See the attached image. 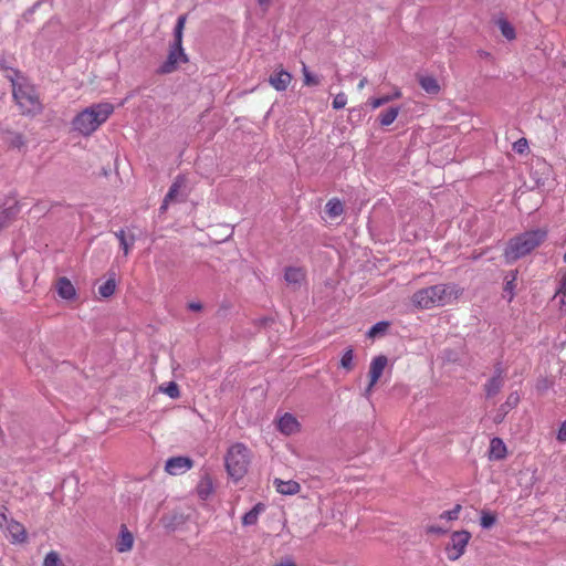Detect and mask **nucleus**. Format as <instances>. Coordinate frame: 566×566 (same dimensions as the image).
Masks as SVG:
<instances>
[{"label": "nucleus", "instance_id": "3", "mask_svg": "<svg viewBox=\"0 0 566 566\" xmlns=\"http://www.w3.org/2000/svg\"><path fill=\"white\" fill-rule=\"evenodd\" d=\"M13 97L21 112L27 115H34L41 112L42 104L34 88L23 76L17 74L11 80Z\"/></svg>", "mask_w": 566, "mask_h": 566}, {"label": "nucleus", "instance_id": "22", "mask_svg": "<svg viewBox=\"0 0 566 566\" xmlns=\"http://www.w3.org/2000/svg\"><path fill=\"white\" fill-rule=\"evenodd\" d=\"M419 83L428 94H438L440 91L438 81L432 76H421Z\"/></svg>", "mask_w": 566, "mask_h": 566}, {"label": "nucleus", "instance_id": "14", "mask_svg": "<svg viewBox=\"0 0 566 566\" xmlns=\"http://www.w3.org/2000/svg\"><path fill=\"white\" fill-rule=\"evenodd\" d=\"M134 546V536L133 534L127 530L126 526H122L117 542H116V549L119 553H126L132 551Z\"/></svg>", "mask_w": 566, "mask_h": 566}, {"label": "nucleus", "instance_id": "11", "mask_svg": "<svg viewBox=\"0 0 566 566\" xmlns=\"http://www.w3.org/2000/svg\"><path fill=\"white\" fill-rule=\"evenodd\" d=\"M193 462L188 457H172L166 461L165 471L170 475H180L189 471Z\"/></svg>", "mask_w": 566, "mask_h": 566}, {"label": "nucleus", "instance_id": "52", "mask_svg": "<svg viewBox=\"0 0 566 566\" xmlns=\"http://www.w3.org/2000/svg\"><path fill=\"white\" fill-rule=\"evenodd\" d=\"M564 261L566 262V251H565V254H564Z\"/></svg>", "mask_w": 566, "mask_h": 566}, {"label": "nucleus", "instance_id": "15", "mask_svg": "<svg viewBox=\"0 0 566 566\" xmlns=\"http://www.w3.org/2000/svg\"><path fill=\"white\" fill-rule=\"evenodd\" d=\"M56 291L60 297L64 300H73L76 291L72 282L66 277H60L56 282Z\"/></svg>", "mask_w": 566, "mask_h": 566}, {"label": "nucleus", "instance_id": "42", "mask_svg": "<svg viewBox=\"0 0 566 566\" xmlns=\"http://www.w3.org/2000/svg\"><path fill=\"white\" fill-rule=\"evenodd\" d=\"M557 440L559 442H566V421H564L558 430Z\"/></svg>", "mask_w": 566, "mask_h": 566}, {"label": "nucleus", "instance_id": "33", "mask_svg": "<svg viewBox=\"0 0 566 566\" xmlns=\"http://www.w3.org/2000/svg\"><path fill=\"white\" fill-rule=\"evenodd\" d=\"M61 558L56 552H50L46 554L43 566H61Z\"/></svg>", "mask_w": 566, "mask_h": 566}, {"label": "nucleus", "instance_id": "48", "mask_svg": "<svg viewBox=\"0 0 566 566\" xmlns=\"http://www.w3.org/2000/svg\"><path fill=\"white\" fill-rule=\"evenodd\" d=\"M504 415H505V413L500 409V413H499V415H496V417H495L494 421H495V422H501V421L503 420Z\"/></svg>", "mask_w": 566, "mask_h": 566}, {"label": "nucleus", "instance_id": "2", "mask_svg": "<svg viewBox=\"0 0 566 566\" xmlns=\"http://www.w3.org/2000/svg\"><path fill=\"white\" fill-rule=\"evenodd\" d=\"M113 112L114 106L111 103L93 104L73 118L72 127L82 136H90L108 119Z\"/></svg>", "mask_w": 566, "mask_h": 566}, {"label": "nucleus", "instance_id": "20", "mask_svg": "<svg viewBox=\"0 0 566 566\" xmlns=\"http://www.w3.org/2000/svg\"><path fill=\"white\" fill-rule=\"evenodd\" d=\"M503 384H504V381L500 374L492 377L484 386L486 396L493 397L496 394H499L501 388L503 387Z\"/></svg>", "mask_w": 566, "mask_h": 566}, {"label": "nucleus", "instance_id": "32", "mask_svg": "<svg viewBox=\"0 0 566 566\" xmlns=\"http://www.w3.org/2000/svg\"><path fill=\"white\" fill-rule=\"evenodd\" d=\"M461 505L457 504L452 510L444 511L440 514V520L454 521L459 517Z\"/></svg>", "mask_w": 566, "mask_h": 566}, {"label": "nucleus", "instance_id": "40", "mask_svg": "<svg viewBox=\"0 0 566 566\" xmlns=\"http://www.w3.org/2000/svg\"><path fill=\"white\" fill-rule=\"evenodd\" d=\"M527 147H528V144L525 138L518 139L513 145V149L518 154H523L527 149Z\"/></svg>", "mask_w": 566, "mask_h": 566}, {"label": "nucleus", "instance_id": "51", "mask_svg": "<svg viewBox=\"0 0 566 566\" xmlns=\"http://www.w3.org/2000/svg\"><path fill=\"white\" fill-rule=\"evenodd\" d=\"M429 531H430V532H440V530L434 528V527H430V530H429Z\"/></svg>", "mask_w": 566, "mask_h": 566}, {"label": "nucleus", "instance_id": "6", "mask_svg": "<svg viewBox=\"0 0 566 566\" xmlns=\"http://www.w3.org/2000/svg\"><path fill=\"white\" fill-rule=\"evenodd\" d=\"M0 528L7 533L13 544L27 541L25 527L20 522L9 517L4 512H0Z\"/></svg>", "mask_w": 566, "mask_h": 566}, {"label": "nucleus", "instance_id": "21", "mask_svg": "<svg viewBox=\"0 0 566 566\" xmlns=\"http://www.w3.org/2000/svg\"><path fill=\"white\" fill-rule=\"evenodd\" d=\"M399 112H400V108L397 107V106L389 107L386 111L381 112L379 114V123H380V125L381 126H389V125H391L396 120Z\"/></svg>", "mask_w": 566, "mask_h": 566}, {"label": "nucleus", "instance_id": "31", "mask_svg": "<svg viewBox=\"0 0 566 566\" xmlns=\"http://www.w3.org/2000/svg\"><path fill=\"white\" fill-rule=\"evenodd\" d=\"M520 401V396L517 392H512L504 405L501 406V410L506 413L510 409L514 408Z\"/></svg>", "mask_w": 566, "mask_h": 566}, {"label": "nucleus", "instance_id": "18", "mask_svg": "<svg viewBox=\"0 0 566 566\" xmlns=\"http://www.w3.org/2000/svg\"><path fill=\"white\" fill-rule=\"evenodd\" d=\"M265 511L263 503L255 504L249 512L242 517L243 526H253L258 523L259 516Z\"/></svg>", "mask_w": 566, "mask_h": 566}, {"label": "nucleus", "instance_id": "28", "mask_svg": "<svg viewBox=\"0 0 566 566\" xmlns=\"http://www.w3.org/2000/svg\"><path fill=\"white\" fill-rule=\"evenodd\" d=\"M302 73L304 76V85L317 86L321 84V77L318 75L312 73L305 64H303Z\"/></svg>", "mask_w": 566, "mask_h": 566}, {"label": "nucleus", "instance_id": "1", "mask_svg": "<svg viewBox=\"0 0 566 566\" xmlns=\"http://www.w3.org/2000/svg\"><path fill=\"white\" fill-rule=\"evenodd\" d=\"M461 294L455 284H437L417 291L412 297V304L422 310L451 304Z\"/></svg>", "mask_w": 566, "mask_h": 566}, {"label": "nucleus", "instance_id": "7", "mask_svg": "<svg viewBox=\"0 0 566 566\" xmlns=\"http://www.w3.org/2000/svg\"><path fill=\"white\" fill-rule=\"evenodd\" d=\"M471 538L468 531H455L451 534L450 543L447 546V555L450 560L459 559L465 552Z\"/></svg>", "mask_w": 566, "mask_h": 566}, {"label": "nucleus", "instance_id": "38", "mask_svg": "<svg viewBox=\"0 0 566 566\" xmlns=\"http://www.w3.org/2000/svg\"><path fill=\"white\" fill-rule=\"evenodd\" d=\"M347 104V96L345 93H338L333 101V107L335 109L344 108Z\"/></svg>", "mask_w": 566, "mask_h": 566}, {"label": "nucleus", "instance_id": "44", "mask_svg": "<svg viewBox=\"0 0 566 566\" xmlns=\"http://www.w3.org/2000/svg\"><path fill=\"white\" fill-rule=\"evenodd\" d=\"M188 308L193 312L201 311L202 305L199 302H191L188 304Z\"/></svg>", "mask_w": 566, "mask_h": 566}, {"label": "nucleus", "instance_id": "45", "mask_svg": "<svg viewBox=\"0 0 566 566\" xmlns=\"http://www.w3.org/2000/svg\"><path fill=\"white\" fill-rule=\"evenodd\" d=\"M272 0H258L259 6L262 8L263 11H266L271 4Z\"/></svg>", "mask_w": 566, "mask_h": 566}, {"label": "nucleus", "instance_id": "12", "mask_svg": "<svg viewBox=\"0 0 566 566\" xmlns=\"http://www.w3.org/2000/svg\"><path fill=\"white\" fill-rule=\"evenodd\" d=\"M277 428L283 434L291 436L300 431V422L293 415L285 413L280 418Z\"/></svg>", "mask_w": 566, "mask_h": 566}, {"label": "nucleus", "instance_id": "34", "mask_svg": "<svg viewBox=\"0 0 566 566\" xmlns=\"http://www.w3.org/2000/svg\"><path fill=\"white\" fill-rule=\"evenodd\" d=\"M566 295V270L562 272V279L559 282V286L555 293V297L562 296L560 303L564 304V297Z\"/></svg>", "mask_w": 566, "mask_h": 566}, {"label": "nucleus", "instance_id": "9", "mask_svg": "<svg viewBox=\"0 0 566 566\" xmlns=\"http://www.w3.org/2000/svg\"><path fill=\"white\" fill-rule=\"evenodd\" d=\"M182 43H174L170 46V51L167 61L160 66L159 72L163 74L171 73L176 70L179 63L187 62V55L182 49Z\"/></svg>", "mask_w": 566, "mask_h": 566}, {"label": "nucleus", "instance_id": "50", "mask_svg": "<svg viewBox=\"0 0 566 566\" xmlns=\"http://www.w3.org/2000/svg\"><path fill=\"white\" fill-rule=\"evenodd\" d=\"M506 289H507V290H509V289H512V282H507V283H506Z\"/></svg>", "mask_w": 566, "mask_h": 566}, {"label": "nucleus", "instance_id": "24", "mask_svg": "<svg viewBox=\"0 0 566 566\" xmlns=\"http://www.w3.org/2000/svg\"><path fill=\"white\" fill-rule=\"evenodd\" d=\"M497 25L501 30L502 35L509 40L512 41L515 39V29L514 27L506 20V19H499Z\"/></svg>", "mask_w": 566, "mask_h": 566}, {"label": "nucleus", "instance_id": "29", "mask_svg": "<svg viewBox=\"0 0 566 566\" xmlns=\"http://www.w3.org/2000/svg\"><path fill=\"white\" fill-rule=\"evenodd\" d=\"M115 289H116L115 280L114 279H108L106 282H104L98 287V293L103 297H109L111 295L114 294Z\"/></svg>", "mask_w": 566, "mask_h": 566}, {"label": "nucleus", "instance_id": "5", "mask_svg": "<svg viewBox=\"0 0 566 566\" xmlns=\"http://www.w3.org/2000/svg\"><path fill=\"white\" fill-rule=\"evenodd\" d=\"M224 462L228 474L234 481H239L248 473L251 451L245 444L235 442L229 447Z\"/></svg>", "mask_w": 566, "mask_h": 566}, {"label": "nucleus", "instance_id": "25", "mask_svg": "<svg viewBox=\"0 0 566 566\" xmlns=\"http://www.w3.org/2000/svg\"><path fill=\"white\" fill-rule=\"evenodd\" d=\"M326 213L328 214V217L331 218H337L339 217L343 211H344V207H343V203L338 200V199H331L327 203H326Z\"/></svg>", "mask_w": 566, "mask_h": 566}, {"label": "nucleus", "instance_id": "27", "mask_svg": "<svg viewBox=\"0 0 566 566\" xmlns=\"http://www.w3.org/2000/svg\"><path fill=\"white\" fill-rule=\"evenodd\" d=\"M339 365L342 368H344L347 371H350L354 369V350L352 347H348L344 352V354L340 358Z\"/></svg>", "mask_w": 566, "mask_h": 566}, {"label": "nucleus", "instance_id": "43", "mask_svg": "<svg viewBox=\"0 0 566 566\" xmlns=\"http://www.w3.org/2000/svg\"><path fill=\"white\" fill-rule=\"evenodd\" d=\"M274 566H297L291 558L282 559L280 563Z\"/></svg>", "mask_w": 566, "mask_h": 566}, {"label": "nucleus", "instance_id": "41", "mask_svg": "<svg viewBox=\"0 0 566 566\" xmlns=\"http://www.w3.org/2000/svg\"><path fill=\"white\" fill-rule=\"evenodd\" d=\"M120 243V247L124 251V255H127L130 248L133 247L134 244V238H130L129 240L127 238L123 239Z\"/></svg>", "mask_w": 566, "mask_h": 566}, {"label": "nucleus", "instance_id": "19", "mask_svg": "<svg viewBox=\"0 0 566 566\" xmlns=\"http://www.w3.org/2000/svg\"><path fill=\"white\" fill-rule=\"evenodd\" d=\"M284 277L289 284L300 285L304 281L305 273L301 268H287Z\"/></svg>", "mask_w": 566, "mask_h": 566}, {"label": "nucleus", "instance_id": "17", "mask_svg": "<svg viewBox=\"0 0 566 566\" xmlns=\"http://www.w3.org/2000/svg\"><path fill=\"white\" fill-rule=\"evenodd\" d=\"M506 455V446L500 438H493L490 442V460H502Z\"/></svg>", "mask_w": 566, "mask_h": 566}, {"label": "nucleus", "instance_id": "13", "mask_svg": "<svg viewBox=\"0 0 566 566\" xmlns=\"http://www.w3.org/2000/svg\"><path fill=\"white\" fill-rule=\"evenodd\" d=\"M273 486L276 492L283 495H294L301 491L300 483L294 480L284 481L276 478L273 480Z\"/></svg>", "mask_w": 566, "mask_h": 566}, {"label": "nucleus", "instance_id": "10", "mask_svg": "<svg viewBox=\"0 0 566 566\" xmlns=\"http://www.w3.org/2000/svg\"><path fill=\"white\" fill-rule=\"evenodd\" d=\"M387 363H388V359L384 355L376 356L371 360L370 367H369L370 381H369L368 387L366 388V392H365L366 396L370 395L373 387L377 384L380 376L382 375V373L387 366Z\"/></svg>", "mask_w": 566, "mask_h": 566}, {"label": "nucleus", "instance_id": "36", "mask_svg": "<svg viewBox=\"0 0 566 566\" xmlns=\"http://www.w3.org/2000/svg\"><path fill=\"white\" fill-rule=\"evenodd\" d=\"M391 102V97H387L386 95L384 96H380V97H375V98H370L368 101V105H370V107L373 109H376L387 103Z\"/></svg>", "mask_w": 566, "mask_h": 566}, {"label": "nucleus", "instance_id": "26", "mask_svg": "<svg viewBox=\"0 0 566 566\" xmlns=\"http://www.w3.org/2000/svg\"><path fill=\"white\" fill-rule=\"evenodd\" d=\"M213 491L212 481L209 478H205L198 485V494L202 500L208 499Z\"/></svg>", "mask_w": 566, "mask_h": 566}, {"label": "nucleus", "instance_id": "35", "mask_svg": "<svg viewBox=\"0 0 566 566\" xmlns=\"http://www.w3.org/2000/svg\"><path fill=\"white\" fill-rule=\"evenodd\" d=\"M389 324L387 322H379L375 324L368 332L369 337H375L380 333H385Z\"/></svg>", "mask_w": 566, "mask_h": 566}, {"label": "nucleus", "instance_id": "39", "mask_svg": "<svg viewBox=\"0 0 566 566\" xmlns=\"http://www.w3.org/2000/svg\"><path fill=\"white\" fill-rule=\"evenodd\" d=\"M164 391L170 397V398H178L180 392H179V387L176 382H169L167 385V387L164 389Z\"/></svg>", "mask_w": 566, "mask_h": 566}, {"label": "nucleus", "instance_id": "30", "mask_svg": "<svg viewBox=\"0 0 566 566\" xmlns=\"http://www.w3.org/2000/svg\"><path fill=\"white\" fill-rule=\"evenodd\" d=\"M185 23H186V17L180 15L177 20V23H176V27L174 30V35H175L174 43H182V33H184Z\"/></svg>", "mask_w": 566, "mask_h": 566}, {"label": "nucleus", "instance_id": "23", "mask_svg": "<svg viewBox=\"0 0 566 566\" xmlns=\"http://www.w3.org/2000/svg\"><path fill=\"white\" fill-rule=\"evenodd\" d=\"M496 521H497V516L495 513L488 511V510L481 511L480 525L482 528L489 530V528L493 527L495 525Z\"/></svg>", "mask_w": 566, "mask_h": 566}, {"label": "nucleus", "instance_id": "8", "mask_svg": "<svg viewBox=\"0 0 566 566\" xmlns=\"http://www.w3.org/2000/svg\"><path fill=\"white\" fill-rule=\"evenodd\" d=\"M188 196L186 178L178 176L172 182L169 191L165 196L164 202L160 207L161 211H166L168 206L172 202L185 201Z\"/></svg>", "mask_w": 566, "mask_h": 566}, {"label": "nucleus", "instance_id": "47", "mask_svg": "<svg viewBox=\"0 0 566 566\" xmlns=\"http://www.w3.org/2000/svg\"><path fill=\"white\" fill-rule=\"evenodd\" d=\"M115 235L119 240V242H122V240L126 238L124 230L116 232Z\"/></svg>", "mask_w": 566, "mask_h": 566}, {"label": "nucleus", "instance_id": "4", "mask_svg": "<svg viewBox=\"0 0 566 566\" xmlns=\"http://www.w3.org/2000/svg\"><path fill=\"white\" fill-rule=\"evenodd\" d=\"M546 235L545 230L537 229L512 239L505 249L507 262H513L528 254L545 240Z\"/></svg>", "mask_w": 566, "mask_h": 566}, {"label": "nucleus", "instance_id": "37", "mask_svg": "<svg viewBox=\"0 0 566 566\" xmlns=\"http://www.w3.org/2000/svg\"><path fill=\"white\" fill-rule=\"evenodd\" d=\"M13 208L4 209L0 211V229L3 228L14 216Z\"/></svg>", "mask_w": 566, "mask_h": 566}, {"label": "nucleus", "instance_id": "49", "mask_svg": "<svg viewBox=\"0 0 566 566\" xmlns=\"http://www.w3.org/2000/svg\"><path fill=\"white\" fill-rule=\"evenodd\" d=\"M366 84H367V78L360 80V82L358 83V90H363Z\"/></svg>", "mask_w": 566, "mask_h": 566}, {"label": "nucleus", "instance_id": "46", "mask_svg": "<svg viewBox=\"0 0 566 566\" xmlns=\"http://www.w3.org/2000/svg\"><path fill=\"white\" fill-rule=\"evenodd\" d=\"M387 97H391V101L401 97V91L396 88L392 94L386 95Z\"/></svg>", "mask_w": 566, "mask_h": 566}, {"label": "nucleus", "instance_id": "16", "mask_svg": "<svg viewBox=\"0 0 566 566\" xmlns=\"http://www.w3.org/2000/svg\"><path fill=\"white\" fill-rule=\"evenodd\" d=\"M292 76L286 71H280L270 76L269 82L276 91H285L290 85Z\"/></svg>", "mask_w": 566, "mask_h": 566}]
</instances>
